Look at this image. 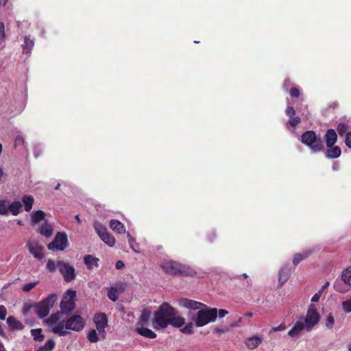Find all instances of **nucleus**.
Here are the masks:
<instances>
[{
  "label": "nucleus",
  "mask_w": 351,
  "mask_h": 351,
  "mask_svg": "<svg viewBox=\"0 0 351 351\" xmlns=\"http://www.w3.org/2000/svg\"><path fill=\"white\" fill-rule=\"evenodd\" d=\"M301 142L310 147L313 152H321L324 149L322 139L317 138L313 130L305 131L301 136Z\"/></svg>",
  "instance_id": "nucleus-3"
},
{
  "label": "nucleus",
  "mask_w": 351,
  "mask_h": 351,
  "mask_svg": "<svg viewBox=\"0 0 351 351\" xmlns=\"http://www.w3.org/2000/svg\"><path fill=\"white\" fill-rule=\"evenodd\" d=\"M348 125L343 123H340L337 127V131L340 136H343L346 133H347Z\"/></svg>",
  "instance_id": "nucleus-44"
},
{
  "label": "nucleus",
  "mask_w": 351,
  "mask_h": 351,
  "mask_svg": "<svg viewBox=\"0 0 351 351\" xmlns=\"http://www.w3.org/2000/svg\"><path fill=\"white\" fill-rule=\"evenodd\" d=\"M108 297L110 300L114 302L117 300V289L114 287H111L108 291Z\"/></svg>",
  "instance_id": "nucleus-41"
},
{
  "label": "nucleus",
  "mask_w": 351,
  "mask_h": 351,
  "mask_svg": "<svg viewBox=\"0 0 351 351\" xmlns=\"http://www.w3.org/2000/svg\"><path fill=\"white\" fill-rule=\"evenodd\" d=\"M0 351H6L5 346L1 343H0Z\"/></svg>",
  "instance_id": "nucleus-63"
},
{
  "label": "nucleus",
  "mask_w": 351,
  "mask_h": 351,
  "mask_svg": "<svg viewBox=\"0 0 351 351\" xmlns=\"http://www.w3.org/2000/svg\"><path fill=\"white\" fill-rule=\"evenodd\" d=\"M286 328L285 324H280L277 327H272L271 330L272 332L282 331Z\"/></svg>",
  "instance_id": "nucleus-53"
},
{
  "label": "nucleus",
  "mask_w": 351,
  "mask_h": 351,
  "mask_svg": "<svg viewBox=\"0 0 351 351\" xmlns=\"http://www.w3.org/2000/svg\"><path fill=\"white\" fill-rule=\"evenodd\" d=\"M74 218H75V219L77 220V221L78 223H80V222H81V220H80V219L79 215H75V216H74Z\"/></svg>",
  "instance_id": "nucleus-64"
},
{
  "label": "nucleus",
  "mask_w": 351,
  "mask_h": 351,
  "mask_svg": "<svg viewBox=\"0 0 351 351\" xmlns=\"http://www.w3.org/2000/svg\"><path fill=\"white\" fill-rule=\"evenodd\" d=\"M341 278L345 284L351 286V266L343 271Z\"/></svg>",
  "instance_id": "nucleus-33"
},
{
  "label": "nucleus",
  "mask_w": 351,
  "mask_h": 351,
  "mask_svg": "<svg viewBox=\"0 0 351 351\" xmlns=\"http://www.w3.org/2000/svg\"><path fill=\"white\" fill-rule=\"evenodd\" d=\"M95 229L97 231L99 236L100 237L101 239V238H103L105 233H106L108 232L106 227H104V226H102L101 224L96 225L95 226Z\"/></svg>",
  "instance_id": "nucleus-42"
},
{
  "label": "nucleus",
  "mask_w": 351,
  "mask_h": 351,
  "mask_svg": "<svg viewBox=\"0 0 351 351\" xmlns=\"http://www.w3.org/2000/svg\"><path fill=\"white\" fill-rule=\"evenodd\" d=\"M57 268V262L55 263L51 259H48L47 261V269L49 272L52 273L56 271Z\"/></svg>",
  "instance_id": "nucleus-40"
},
{
  "label": "nucleus",
  "mask_w": 351,
  "mask_h": 351,
  "mask_svg": "<svg viewBox=\"0 0 351 351\" xmlns=\"http://www.w3.org/2000/svg\"><path fill=\"white\" fill-rule=\"evenodd\" d=\"M34 42L29 38V36H25L24 38V44L22 45L23 50H27V52L31 51L33 49Z\"/></svg>",
  "instance_id": "nucleus-38"
},
{
  "label": "nucleus",
  "mask_w": 351,
  "mask_h": 351,
  "mask_svg": "<svg viewBox=\"0 0 351 351\" xmlns=\"http://www.w3.org/2000/svg\"><path fill=\"white\" fill-rule=\"evenodd\" d=\"M60 319V313H57L50 315V317L46 320L48 326H52L56 324Z\"/></svg>",
  "instance_id": "nucleus-37"
},
{
  "label": "nucleus",
  "mask_w": 351,
  "mask_h": 351,
  "mask_svg": "<svg viewBox=\"0 0 351 351\" xmlns=\"http://www.w3.org/2000/svg\"><path fill=\"white\" fill-rule=\"evenodd\" d=\"M337 134L334 129H328L324 136L326 147L333 146L337 141Z\"/></svg>",
  "instance_id": "nucleus-16"
},
{
  "label": "nucleus",
  "mask_w": 351,
  "mask_h": 351,
  "mask_svg": "<svg viewBox=\"0 0 351 351\" xmlns=\"http://www.w3.org/2000/svg\"><path fill=\"white\" fill-rule=\"evenodd\" d=\"M151 318V313L148 310L144 309L142 313L139 321L138 322V325L141 324V326H144V324H148Z\"/></svg>",
  "instance_id": "nucleus-30"
},
{
  "label": "nucleus",
  "mask_w": 351,
  "mask_h": 351,
  "mask_svg": "<svg viewBox=\"0 0 351 351\" xmlns=\"http://www.w3.org/2000/svg\"><path fill=\"white\" fill-rule=\"evenodd\" d=\"M67 245V234L64 232H58L53 240L48 243V249L50 250H64Z\"/></svg>",
  "instance_id": "nucleus-8"
},
{
  "label": "nucleus",
  "mask_w": 351,
  "mask_h": 351,
  "mask_svg": "<svg viewBox=\"0 0 351 351\" xmlns=\"http://www.w3.org/2000/svg\"><path fill=\"white\" fill-rule=\"evenodd\" d=\"M22 204L19 201H14L8 206V211L13 215L16 216L20 213Z\"/></svg>",
  "instance_id": "nucleus-29"
},
{
  "label": "nucleus",
  "mask_w": 351,
  "mask_h": 351,
  "mask_svg": "<svg viewBox=\"0 0 351 351\" xmlns=\"http://www.w3.org/2000/svg\"><path fill=\"white\" fill-rule=\"evenodd\" d=\"M101 240L106 245H108L110 247L114 246L116 243V240H115L114 236L108 232L105 233V234L103 237V238L101 239Z\"/></svg>",
  "instance_id": "nucleus-31"
},
{
  "label": "nucleus",
  "mask_w": 351,
  "mask_h": 351,
  "mask_svg": "<svg viewBox=\"0 0 351 351\" xmlns=\"http://www.w3.org/2000/svg\"><path fill=\"white\" fill-rule=\"evenodd\" d=\"M5 38V25L3 23L0 22V40H3Z\"/></svg>",
  "instance_id": "nucleus-51"
},
{
  "label": "nucleus",
  "mask_w": 351,
  "mask_h": 351,
  "mask_svg": "<svg viewBox=\"0 0 351 351\" xmlns=\"http://www.w3.org/2000/svg\"><path fill=\"white\" fill-rule=\"evenodd\" d=\"M30 254L36 259L41 260L44 258L45 247L40 245L38 242L33 241H29L26 245Z\"/></svg>",
  "instance_id": "nucleus-12"
},
{
  "label": "nucleus",
  "mask_w": 351,
  "mask_h": 351,
  "mask_svg": "<svg viewBox=\"0 0 351 351\" xmlns=\"http://www.w3.org/2000/svg\"><path fill=\"white\" fill-rule=\"evenodd\" d=\"M110 227L114 231H117L118 233H124L125 232V228L121 221L117 219H112L110 221Z\"/></svg>",
  "instance_id": "nucleus-25"
},
{
  "label": "nucleus",
  "mask_w": 351,
  "mask_h": 351,
  "mask_svg": "<svg viewBox=\"0 0 351 351\" xmlns=\"http://www.w3.org/2000/svg\"><path fill=\"white\" fill-rule=\"evenodd\" d=\"M291 276V269L287 266H282L278 272L279 282L281 285L285 284Z\"/></svg>",
  "instance_id": "nucleus-19"
},
{
  "label": "nucleus",
  "mask_w": 351,
  "mask_h": 351,
  "mask_svg": "<svg viewBox=\"0 0 351 351\" xmlns=\"http://www.w3.org/2000/svg\"><path fill=\"white\" fill-rule=\"evenodd\" d=\"M87 338L90 343H97L99 341V338L98 335L95 329H91L89 330Z\"/></svg>",
  "instance_id": "nucleus-36"
},
{
  "label": "nucleus",
  "mask_w": 351,
  "mask_h": 351,
  "mask_svg": "<svg viewBox=\"0 0 351 351\" xmlns=\"http://www.w3.org/2000/svg\"><path fill=\"white\" fill-rule=\"evenodd\" d=\"M0 335H1L3 337L5 336V332L4 330L2 328V325H1V322H0Z\"/></svg>",
  "instance_id": "nucleus-61"
},
{
  "label": "nucleus",
  "mask_w": 351,
  "mask_h": 351,
  "mask_svg": "<svg viewBox=\"0 0 351 351\" xmlns=\"http://www.w3.org/2000/svg\"><path fill=\"white\" fill-rule=\"evenodd\" d=\"M136 332L138 334H139L143 337H145L147 338L154 339L157 337V335L156 332H154V331H152V330H150L149 328L143 327V325L141 327L138 326L136 328Z\"/></svg>",
  "instance_id": "nucleus-22"
},
{
  "label": "nucleus",
  "mask_w": 351,
  "mask_h": 351,
  "mask_svg": "<svg viewBox=\"0 0 351 351\" xmlns=\"http://www.w3.org/2000/svg\"><path fill=\"white\" fill-rule=\"evenodd\" d=\"M7 310L4 305H0V319L4 320L6 319Z\"/></svg>",
  "instance_id": "nucleus-50"
},
{
  "label": "nucleus",
  "mask_w": 351,
  "mask_h": 351,
  "mask_svg": "<svg viewBox=\"0 0 351 351\" xmlns=\"http://www.w3.org/2000/svg\"><path fill=\"white\" fill-rule=\"evenodd\" d=\"M57 268L66 282H72L76 278V271L73 265L63 261H57Z\"/></svg>",
  "instance_id": "nucleus-7"
},
{
  "label": "nucleus",
  "mask_w": 351,
  "mask_h": 351,
  "mask_svg": "<svg viewBox=\"0 0 351 351\" xmlns=\"http://www.w3.org/2000/svg\"><path fill=\"white\" fill-rule=\"evenodd\" d=\"M217 316V309L216 308H210L206 309H199L196 319H195L197 327H202L209 322H214Z\"/></svg>",
  "instance_id": "nucleus-5"
},
{
  "label": "nucleus",
  "mask_w": 351,
  "mask_h": 351,
  "mask_svg": "<svg viewBox=\"0 0 351 351\" xmlns=\"http://www.w3.org/2000/svg\"><path fill=\"white\" fill-rule=\"evenodd\" d=\"M263 341V338L262 335H253L245 339V344L248 349L254 350L261 345Z\"/></svg>",
  "instance_id": "nucleus-13"
},
{
  "label": "nucleus",
  "mask_w": 351,
  "mask_h": 351,
  "mask_svg": "<svg viewBox=\"0 0 351 351\" xmlns=\"http://www.w3.org/2000/svg\"><path fill=\"white\" fill-rule=\"evenodd\" d=\"M84 261L86 265L87 269L89 270H91L94 268H98L99 267V258L91 255L85 256L84 258Z\"/></svg>",
  "instance_id": "nucleus-17"
},
{
  "label": "nucleus",
  "mask_w": 351,
  "mask_h": 351,
  "mask_svg": "<svg viewBox=\"0 0 351 351\" xmlns=\"http://www.w3.org/2000/svg\"><path fill=\"white\" fill-rule=\"evenodd\" d=\"M37 284H38V281H36V282H33V283L25 284L23 286L22 290L24 292H28L30 290H32V289H34Z\"/></svg>",
  "instance_id": "nucleus-48"
},
{
  "label": "nucleus",
  "mask_w": 351,
  "mask_h": 351,
  "mask_svg": "<svg viewBox=\"0 0 351 351\" xmlns=\"http://www.w3.org/2000/svg\"><path fill=\"white\" fill-rule=\"evenodd\" d=\"M42 329L37 328V329H32L31 330V334L33 337V339L35 341H37L38 342H42V341H44L45 336L42 335Z\"/></svg>",
  "instance_id": "nucleus-34"
},
{
  "label": "nucleus",
  "mask_w": 351,
  "mask_h": 351,
  "mask_svg": "<svg viewBox=\"0 0 351 351\" xmlns=\"http://www.w3.org/2000/svg\"><path fill=\"white\" fill-rule=\"evenodd\" d=\"M328 149L325 154V156L327 158H337L341 156V151L339 146L335 145L332 147H327Z\"/></svg>",
  "instance_id": "nucleus-18"
},
{
  "label": "nucleus",
  "mask_w": 351,
  "mask_h": 351,
  "mask_svg": "<svg viewBox=\"0 0 351 351\" xmlns=\"http://www.w3.org/2000/svg\"><path fill=\"white\" fill-rule=\"evenodd\" d=\"M85 323L84 319L80 315H73L65 322V328L74 331H81L84 329Z\"/></svg>",
  "instance_id": "nucleus-10"
},
{
  "label": "nucleus",
  "mask_w": 351,
  "mask_h": 351,
  "mask_svg": "<svg viewBox=\"0 0 351 351\" xmlns=\"http://www.w3.org/2000/svg\"><path fill=\"white\" fill-rule=\"evenodd\" d=\"M93 322L95 324L99 334L104 339L106 337L105 328L108 326V318L105 313H96L93 317Z\"/></svg>",
  "instance_id": "nucleus-11"
},
{
  "label": "nucleus",
  "mask_w": 351,
  "mask_h": 351,
  "mask_svg": "<svg viewBox=\"0 0 351 351\" xmlns=\"http://www.w3.org/2000/svg\"><path fill=\"white\" fill-rule=\"evenodd\" d=\"M57 300V296L54 293L47 295V298L40 302L34 303V311L40 318H44L49 315V310Z\"/></svg>",
  "instance_id": "nucleus-4"
},
{
  "label": "nucleus",
  "mask_w": 351,
  "mask_h": 351,
  "mask_svg": "<svg viewBox=\"0 0 351 351\" xmlns=\"http://www.w3.org/2000/svg\"><path fill=\"white\" fill-rule=\"evenodd\" d=\"M295 109L291 107V106H288L285 109V114L287 116L289 117V118L295 116Z\"/></svg>",
  "instance_id": "nucleus-49"
},
{
  "label": "nucleus",
  "mask_w": 351,
  "mask_h": 351,
  "mask_svg": "<svg viewBox=\"0 0 351 351\" xmlns=\"http://www.w3.org/2000/svg\"><path fill=\"white\" fill-rule=\"evenodd\" d=\"M160 267L164 272L171 275L181 274L185 276H193L195 273L194 271L189 269L187 266L172 260L163 261L161 263Z\"/></svg>",
  "instance_id": "nucleus-2"
},
{
  "label": "nucleus",
  "mask_w": 351,
  "mask_h": 351,
  "mask_svg": "<svg viewBox=\"0 0 351 351\" xmlns=\"http://www.w3.org/2000/svg\"><path fill=\"white\" fill-rule=\"evenodd\" d=\"M342 308L346 313H351V299L343 302Z\"/></svg>",
  "instance_id": "nucleus-46"
},
{
  "label": "nucleus",
  "mask_w": 351,
  "mask_h": 351,
  "mask_svg": "<svg viewBox=\"0 0 351 351\" xmlns=\"http://www.w3.org/2000/svg\"><path fill=\"white\" fill-rule=\"evenodd\" d=\"M214 332L215 333H217V334H222V333L225 332V330L223 329H222V328H215L214 330Z\"/></svg>",
  "instance_id": "nucleus-60"
},
{
  "label": "nucleus",
  "mask_w": 351,
  "mask_h": 351,
  "mask_svg": "<svg viewBox=\"0 0 351 351\" xmlns=\"http://www.w3.org/2000/svg\"><path fill=\"white\" fill-rule=\"evenodd\" d=\"M125 265L123 261H117L116 263V269H121L124 268Z\"/></svg>",
  "instance_id": "nucleus-59"
},
{
  "label": "nucleus",
  "mask_w": 351,
  "mask_h": 351,
  "mask_svg": "<svg viewBox=\"0 0 351 351\" xmlns=\"http://www.w3.org/2000/svg\"><path fill=\"white\" fill-rule=\"evenodd\" d=\"M320 319V315L317 312L315 305L311 304L307 311L305 317L304 326L307 330H311L312 328L317 324Z\"/></svg>",
  "instance_id": "nucleus-9"
},
{
  "label": "nucleus",
  "mask_w": 351,
  "mask_h": 351,
  "mask_svg": "<svg viewBox=\"0 0 351 351\" xmlns=\"http://www.w3.org/2000/svg\"><path fill=\"white\" fill-rule=\"evenodd\" d=\"M291 84V80L289 79H285L284 81V84H282V88L284 90H288L289 86Z\"/></svg>",
  "instance_id": "nucleus-58"
},
{
  "label": "nucleus",
  "mask_w": 351,
  "mask_h": 351,
  "mask_svg": "<svg viewBox=\"0 0 351 351\" xmlns=\"http://www.w3.org/2000/svg\"><path fill=\"white\" fill-rule=\"evenodd\" d=\"M321 291H320L318 293H315L313 297L311 298V302H317L320 299V295H321Z\"/></svg>",
  "instance_id": "nucleus-56"
},
{
  "label": "nucleus",
  "mask_w": 351,
  "mask_h": 351,
  "mask_svg": "<svg viewBox=\"0 0 351 351\" xmlns=\"http://www.w3.org/2000/svg\"><path fill=\"white\" fill-rule=\"evenodd\" d=\"M6 322L11 330H22L23 328V324L13 316H9L6 319Z\"/></svg>",
  "instance_id": "nucleus-20"
},
{
  "label": "nucleus",
  "mask_w": 351,
  "mask_h": 351,
  "mask_svg": "<svg viewBox=\"0 0 351 351\" xmlns=\"http://www.w3.org/2000/svg\"><path fill=\"white\" fill-rule=\"evenodd\" d=\"M24 205V209L26 212H30L34 206V197L32 195H24L21 198Z\"/></svg>",
  "instance_id": "nucleus-24"
},
{
  "label": "nucleus",
  "mask_w": 351,
  "mask_h": 351,
  "mask_svg": "<svg viewBox=\"0 0 351 351\" xmlns=\"http://www.w3.org/2000/svg\"><path fill=\"white\" fill-rule=\"evenodd\" d=\"M181 331L185 334H192L193 332V325L192 322L186 324Z\"/></svg>",
  "instance_id": "nucleus-45"
},
{
  "label": "nucleus",
  "mask_w": 351,
  "mask_h": 351,
  "mask_svg": "<svg viewBox=\"0 0 351 351\" xmlns=\"http://www.w3.org/2000/svg\"><path fill=\"white\" fill-rule=\"evenodd\" d=\"M180 305L191 309H200L202 306H206L205 304L195 300L183 298L179 300Z\"/></svg>",
  "instance_id": "nucleus-14"
},
{
  "label": "nucleus",
  "mask_w": 351,
  "mask_h": 351,
  "mask_svg": "<svg viewBox=\"0 0 351 351\" xmlns=\"http://www.w3.org/2000/svg\"><path fill=\"white\" fill-rule=\"evenodd\" d=\"M64 328H65V323L64 321H60L54 324L51 331L55 334H58L60 336H66L69 333V332L64 330Z\"/></svg>",
  "instance_id": "nucleus-21"
},
{
  "label": "nucleus",
  "mask_w": 351,
  "mask_h": 351,
  "mask_svg": "<svg viewBox=\"0 0 351 351\" xmlns=\"http://www.w3.org/2000/svg\"><path fill=\"white\" fill-rule=\"evenodd\" d=\"M185 319L182 317L173 315L169 321V326H173L174 328H180L184 326Z\"/></svg>",
  "instance_id": "nucleus-27"
},
{
  "label": "nucleus",
  "mask_w": 351,
  "mask_h": 351,
  "mask_svg": "<svg viewBox=\"0 0 351 351\" xmlns=\"http://www.w3.org/2000/svg\"><path fill=\"white\" fill-rule=\"evenodd\" d=\"M289 95L291 97L297 98L300 96V92L298 87L293 86L289 89Z\"/></svg>",
  "instance_id": "nucleus-47"
},
{
  "label": "nucleus",
  "mask_w": 351,
  "mask_h": 351,
  "mask_svg": "<svg viewBox=\"0 0 351 351\" xmlns=\"http://www.w3.org/2000/svg\"><path fill=\"white\" fill-rule=\"evenodd\" d=\"M304 328V323L298 321L295 324V326L288 332V335L292 337H297Z\"/></svg>",
  "instance_id": "nucleus-23"
},
{
  "label": "nucleus",
  "mask_w": 351,
  "mask_h": 351,
  "mask_svg": "<svg viewBox=\"0 0 351 351\" xmlns=\"http://www.w3.org/2000/svg\"><path fill=\"white\" fill-rule=\"evenodd\" d=\"M53 231V226L50 224H45L42 226L39 230L38 231L40 234L46 237H49L52 235Z\"/></svg>",
  "instance_id": "nucleus-28"
},
{
  "label": "nucleus",
  "mask_w": 351,
  "mask_h": 351,
  "mask_svg": "<svg viewBox=\"0 0 351 351\" xmlns=\"http://www.w3.org/2000/svg\"><path fill=\"white\" fill-rule=\"evenodd\" d=\"M300 121L301 119L299 117L293 116L289 118L287 125H289L293 128H295L297 125L300 123Z\"/></svg>",
  "instance_id": "nucleus-43"
},
{
  "label": "nucleus",
  "mask_w": 351,
  "mask_h": 351,
  "mask_svg": "<svg viewBox=\"0 0 351 351\" xmlns=\"http://www.w3.org/2000/svg\"><path fill=\"white\" fill-rule=\"evenodd\" d=\"M314 250L312 249L303 250L301 252H298L293 256V263L295 265H298L300 262L305 260L313 255Z\"/></svg>",
  "instance_id": "nucleus-15"
},
{
  "label": "nucleus",
  "mask_w": 351,
  "mask_h": 351,
  "mask_svg": "<svg viewBox=\"0 0 351 351\" xmlns=\"http://www.w3.org/2000/svg\"><path fill=\"white\" fill-rule=\"evenodd\" d=\"M32 308H34L33 304H25L23 308V313L27 315Z\"/></svg>",
  "instance_id": "nucleus-54"
},
{
  "label": "nucleus",
  "mask_w": 351,
  "mask_h": 351,
  "mask_svg": "<svg viewBox=\"0 0 351 351\" xmlns=\"http://www.w3.org/2000/svg\"><path fill=\"white\" fill-rule=\"evenodd\" d=\"M8 213V206L6 200H0V215H6Z\"/></svg>",
  "instance_id": "nucleus-39"
},
{
  "label": "nucleus",
  "mask_w": 351,
  "mask_h": 351,
  "mask_svg": "<svg viewBox=\"0 0 351 351\" xmlns=\"http://www.w3.org/2000/svg\"><path fill=\"white\" fill-rule=\"evenodd\" d=\"M55 345V342L53 340H51V339H49L44 346L39 347L36 350L51 351L54 349Z\"/></svg>",
  "instance_id": "nucleus-35"
},
{
  "label": "nucleus",
  "mask_w": 351,
  "mask_h": 351,
  "mask_svg": "<svg viewBox=\"0 0 351 351\" xmlns=\"http://www.w3.org/2000/svg\"><path fill=\"white\" fill-rule=\"evenodd\" d=\"M127 236L128 237V241L130 243L134 241L133 237L131 236L129 232L127 233Z\"/></svg>",
  "instance_id": "nucleus-62"
},
{
  "label": "nucleus",
  "mask_w": 351,
  "mask_h": 351,
  "mask_svg": "<svg viewBox=\"0 0 351 351\" xmlns=\"http://www.w3.org/2000/svg\"><path fill=\"white\" fill-rule=\"evenodd\" d=\"M218 314L219 317H224L225 316L228 315V311L226 309L221 308L219 310Z\"/></svg>",
  "instance_id": "nucleus-57"
},
{
  "label": "nucleus",
  "mask_w": 351,
  "mask_h": 351,
  "mask_svg": "<svg viewBox=\"0 0 351 351\" xmlns=\"http://www.w3.org/2000/svg\"><path fill=\"white\" fill-rule=\"evenodd\" d=\"M345 143L348 147L351 148V132H348L346 133Z\"/></svg>",
  "instance_id": "nucleus-52"
},
{
  "label": "nucleus",
  "mask_w": 351,
  "mask_h": 351,
  "mask_svg": "<svg viewBox=\"0 0 351 351\" xmlns=\"http://www.w3.org/2000/svg\"><path fill=\"white\" fill-rule=\"evenodd\" d=\"M46 214L42 210H37L33 212L31 215L32 217V224L34 226L38 224L42 220L45 219Z\"/></svg>",
  "instance_id": "nucleus-26"
},
{
  "label": "nucleus",
  "mask_w": 351,
  "mask_h": 351,
  "mask_svg": "<svg viewBox=\"0 0 351 351\" xmlns=\"http://www.w3.org/2000/svg\"><path fill=\"white\" fill-rule=\"evenodd\" d=\"M335 317L332 313H330L325 317V327L329 330H332L335 326Z\"/></svg>",
  "instance_id": "nucleus-32"
},
{
  "label": "nucleus",
  "mask_w": 351,
  "mask_h": 351,
  "mask_svg": "<svg viewBox=\"0 0 351 351\" xmlns=\"http://www.w3.org/2000/svg\"><path fill=\"white\" fill-rule=\"evenodd\" d=\"M15 146H19L24 143V139L21 136H17L15 138Z\"/></svg>",
  "instance_id": "nucleus-55"
},
{
  "label": "nucleus",
  "mask_w": 351,
  "mask_h": 351,
  "mask_svg": "<svg viewBox=\"0 0 351 351\" xmlns=\"http://www.w3.org/2000/svg\"><path fill=\"white\" fill-rule=\"evenodd\" d=\"M176 315V309L167 302L162 303L155 313L154 328H166L169 326V321L173 315Z\"/></svg>",
  "instance_id": "nucleus-1"
},
{
  "label": "nucleus",
  "mask_w": 351,
  "mask_h": 351,
  "mask_svg": "<svg viewBox=\"0 0 351 351\" xmlns=\"http://www.w3.org/2000/svg\"><path fill=\"white\" fill-rule=\"evenodd\" d=\"M76 298V291L69 289L65 295H63L60 302V309L62 313L64 314L69 313L74 309L76 304L75 299Z\"/></svg>",
  "instance_id": "nucleus-6"
}]
</instances>
